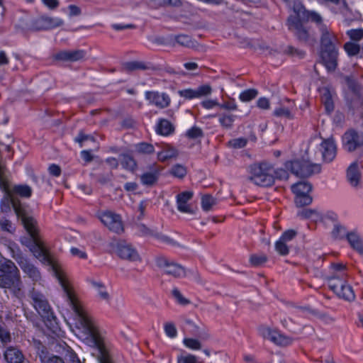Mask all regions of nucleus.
<instances>
[{
    "label": "nucleus",
    "mask_w": 363,
    "mask_h": 363,
    "mask_svg": "<svg viewBox=\"0 0 363 363\" xmlns=\"http://www.w3.org/2000/svg\"><path fill=\"white\" fill-rule=\"evenodd\" d=\"M86 51L84 50H60L53 55L56 61L74 62L86 58Z\"/></svg>",
    "instance_id": "f3484780"
},
{
    "label": "nucleus",
    "mask_w": 363,
    "mask_h": 363,
    "mask_svg": "<svg viewBox=\"0 0 363 363\" xmlns=\"http://www.w3.org/2000/svg\"><path fill=\"white\" fill-rule=\"evenodd\" d=\"M170 41L173 45L177 43L188 48H195L198 45L196 40H194L190 35L185 34L171 35Z\"/></svg>",
    "instance_id": "5701e85b"
},
{
    "label": "nucleus",
    "mask_w": 363,
    "mask_h": 363,
    "mask_svg": "<svg viewBox=\"0 0 363 363\" xmlns=\"http://www.w3.org/2000/svg\"><path fill=\"white\" fill-rule=\"evenodd\" d=\"M164 332L169 337H175L177 335V330L174 323H167L164 324Z\"/></svg>",
    "instance_id": "69168bd1"
},
{
    "label": "nucleus",
    "mask_w": 363,
    "mask_h": 363,
    "mask_svg": "<svg viewBox=\"0 0 363 363\" xmlns=\"http://www.w3.org/2000/svg\"><path fill=\"white\" fill-rule=\"evenodd\" d=\"M283 53L291 57H296L298 59H303L306 55L304 50L298 49L292 45H288L283 51Z\"/></svg>",
    "instance_id": "37998d69"
},
{
    "label": "nucleus",
    "mask_w": 363,
    "mask_h": 363,
    "mask_svg": "<svg viewBox=\"0 0 363 363\" xmlns=\"http://www.w3.org/2000/svg\"><path fill=\"white\" fill-rule=\"evenodd\" d=\"M268 260L264 254H252L250 255L249 262L252 267H259L263 266Z\"/></svg>",
    "instance_id": "79ce46f5"
},
{
    "label": "nucleus",
    "mask_w": 363,
    "mask_h": 363,
    "mask_svg": "<svg viewBox=\"0 0 363 363\" xmlns=\"http://www.w3.org/2000/svg\"><path fill=\"white\" fill-rule=\"evenodd\" d=\"M284 167L291 174L301 178H308L321 171V167L318 164L312 163L303 158H297L288 160L284 162Z\"/></svg>",
    "instance_id": "1a4fd4ad"
},
{
    "label": "nucleus",
    "mask_w": 363,
    "mask_h": 363,
    "mask_svg": "<svg viewBox=\"0 0 363 363\" xmlns=\"http://www.w3.org/2000/svg\"><path fill=\"white\" fill-rule=\"evenodd\" d=\"M12 203L15 213L21 220L23 227L29 234V237H23L21 238V243L30 249L39 238L37 222L18 200H13Z\"/></svg>",
    "instance_id": "0eeeda50"
},
{
    "label": "nucleus",
    "mask_w": 363,
    "mask_h": 363,
    "mask_svg": "<svg viewBox=\"0 0 363 363\" xmlns=\"http://www.w3.org/2000/svg\"><path fill=\"white\" fill-rule=\"evenodd\" d=\"M276 330H273L271 328L265 326H261L259 328V333L264 339L269 340L272 341V337H274V333Z\"/></svg>",
    "instance_id": "0e129e2a"
},
{
    "label": "nucleus",
    "mask_w": 363,
    "mask_h": 363,
    "mask_svg": "<svg viewBox=\"0 0 363 363\" xmlns=\"http://www.w3.org/2000/svg\"><path fill=\"white\" fill-rule=\"evenodd\" d=\"M169 174L174 177L182 179L187 174V169L185 166L180 164H175L169 169Z\"/></svg>",
    "instance_id": "a19ab883"
},
{
    "label": "nucleus",
    "mask_w": 363,
    "mask_h": 363,
    "mask_svg": "<svg viewBox=\"0 0 363 363\" xmlns=\"http://www.w3.org/2000/svg\"><path fill=\"white\" fill-rule=\"evenodd\" d=\"M347 177L352 186H357L358 185L361 177V172L359 169L357 161L353 162L348 167L347 169Z\"/></svg>",
    "instance_id": "7c9ffc66"
},
{
    "label": "nucleus",
    "mask_w": 363,
    "mask_h": 363,
    "mask_svg": "<svg viewBox=\"0 0 363 363\" xmlns=\"http://www.w3.org/2000/svg\"><path fill=\"white\" fill-rule=\"evenodd\" d=\"M351 247L359 253H363V242L361 238L354 232H350L346 237Z\"/></svg>",
    "instance_id": "c9c22d12"
},
{
    "label": "nucleus",
    "mask_w": 363,
    "mask_h": 363,
    "mask_svg": "<svg viewBox=\"0 0 363 363\" xmlns=\"http://www.w3.org/2000/svg\"><path fill=\"white\" fill-rule=\"evenodd\" d=\"M138 228L142 235L153 237L157 240L164 243H172V239H171L168 236L164 235L162 233H158L153 229L149 228L143 223L139 224L138 225Z\"/></svg>",
    "instance_id": "bb28decb"
},
{
    "label": "nucleus",
    "mask_w": 363,
    "mask_h": 363,
    "mask_svg": "<svg viewBox=\"0 0 363 363\" xmlns=\"http://www.w3.org/2000/svg\"><path fill=\"white\" fill-rule=\"evenodd\" d=\"M61 356L51 353L40 340H35L34 345L41 363H84L80 361L76 352L65 342Z\"/></svg>",
    "instance_id": "423d86ee"
},
{
    "label": "nucleus",
    "mask_w": 363,
    "mask_h": 363,
    "mask_svg": "<svg viewBox=\"0 0 363 363\" xmlns=\"http://www.w3.org/2000/svg\"><path fill=\"white\" fill-rule=\"evenodd\" d=\"M40 22L43 23V25L38 26L37 30H48L50 28H57L62 26L64 21L60 18H53L50 17H41L39 19Z\"/></svg>",
    "instance_id": "f704fd0d"
},
{
    "label": "nucleus",
    "mask_w": 363,
    "mask_h": 363,
    "mask_svg": "<svg viewBox=\"0 0 363 363\" xmlns=\"http://www.w3.org/2000/svg\"><path fill=\"white\" fill-rule=\"evenodd\" d=\"M116 252L118 257L123 259L134 262L140 259L137 250L130 245L125 243H118L117 245Z\"/></svg>",
    "instance_id": "412c9836"
},
{
    "label": "nucleus",
    "mask_w": 363,
    "mask_h": 363,
    "mask_svg": "<svg viewBox=\"0 0 363 363\" xmlns=\"http://www.w3.org/2000/svg\"><path fill=\"white\" fill-rule=\"evenodd\" d=\"M145 98L150 104L160 109L167 108L171 104V99L165 92L160 93L156 91H147L145 93Z\"/></svg>",
    "instance_id": "dca6fc26"
},
{
    "label": "nucleus",
    "mask_w": 363,
    "mask_h": 363,
    "mask_svg": "<svg viewBox=\"0 0 363 363\" xmlns=\"http://www.w3.org/2000/svg\"><path fill=\"white\" fill-rule=\"evenodd\" d=\"M338 297L343 298L348 301H352L355 298V294L352 287L345 282L340 289V291H337L335 294Z\"/></svg>",
    "instance_id": "4c0bfd02"
},
{
    "label": "nucleus",
    "mask_w": 363,
    "mask_h": 363,
    "mask_svg": "<svg viewBox=\"0 0 363 363\" xmlns=\"http://www.w3.org/2000/svg\"><path fill=\"white\" fill-rule=\"evenodd\" d=\"M275 250L281 256H286L289 253V248L286 245V242L281 240H278L275 242Z\"/></svg>",
    "instance_id": "5fc2aeb1"
},
{
    "label": "nucleus",
    "mask_w": 363,
    "mask_h": 363,
    "mask_svg": "<svg viewBox=\"0 0 363 363\" xmlns=\"http://www.w3.org/2000/svg\"><path fill=\"white\" fill-rule=\"evenodd\" d=\"M345 83L350 90V93L345 95H354L359 98L363 96V85L352 76L345 77Z\"/></svg>",
    "instance_id": "cd10ccee"
},
{
    "label": "nucleus",
    "mask_w": 363,
    "mask_h": 363,
    "mask_svg": "<svg viewBox=\"0 0 363 363\" xmlns=\"http://www.w3.org/2000/svg\"><path fill=\"white\" fill-rule=\"evenodd\" d=\"M147 169L140 177V183L147 187H152L157 183L163 167L155 162L148 164Z\"/></svg>",
    "instance_id": "4468645a"
},
{
    "label": "nucleus",
    "mask_w": 363,
    "mask_h": 363,
    "mask_svg": "<svg viewBox=\"0 0 363 363\" xmlns=\"http://www.w3.org/2000/svg\"><path fill=\"white\" fill-rule=\"evenodd\" d=\"M294 13L288 16L286 25L288 30L293 34L296 40L304 45H312L315 42L314 37L310 33L309 28L305 23L311 22L315 23L319 31L323 23L322 16L315 11L306 9L301 2L294 3L293 6Z\"/></svg>",
    "instance_id": "f03ea898"
},
{
    "label": "nucleus",
    "mask_w": 363,
    "mask_h": 363,
    "mask_svg": "<svg viewBox=\"0 0 363 363\" xmlns=\"http://www.w3.org/2000/svg\"><path fill=\"white\" fill-rule=\"evenodd\" d=\"M235 116L233 114H220L219 116V123L220 125L226 129H231L235 121Z\"/></svg>",
    "instance_id": "c03bdc74"
},
{
    "label": "nucleus",
    "mask_w": 363,
    "mask_h": 363,
    "mask_svg": "<svg viewBox=\"0 0 363 363\" xmlns=\"http://www.w3.org/2000/svg\"><path fill=\"white\" fill-rule=\"evenodd\" d=\"M28 296L30 299V303L41 316L46 327L56 331L59 328L57 318L46 296L34 287L29 290Z\"/></svg>",
    "instance_id": "20e7f679"
},
{
    "label": "nucleus",
    "mask_w": 363,
    "mask_h": 363,
    "mask_svg": "<svg viewBox=\"0 0 363 363\" xmlns=\"http://www.w3.org/2000/svg\"><path fill=\"white\" fill-rule=\"evenodd\" d=\"M55 275L63 290L66 299L76 316V327L86 343L93 348L92 354L99 363H115L110 350L104 342L91 316L84 308L62 272L56 270Z\"/></svg>",
    "instance_id": "f257e3e1"
},
{
    "label": "nucleus",
    "mask_w": 363,
    "mask_h": 363,
    "mask_svg": "<svg viewBox=\"0 0 363 363\" xmlns=\"http://www.w3.org/2000/svg\"><path fill=\"white\" fill-rule=\"evenodd\" d=\"M186 136L189 139L195 140L203 138L204 133L201 128L194 125L186 131Z\"/></svg>",
    "instance_id": "603ef678"
},
{
    "label": "nucleus",
    "mask_w": 363,
    "mask_h": 363,
    "mask_svg": "<svg viewBox=\"0 0 363 363\" xmlns=\"http://www.w3.org/2000/svg\"><path fill=\"white\" fill-rule=\"evenodd\" d=\"M347 229L345 226L337 223L334 225V228L332 231L333 237L335 239H343L347 237Z\"/></svg>",
    "instance_id": "3c124183"
},
{
    "label": "nucleus",
    "mask_w": 363,
    "mask_h": 363,
    "mask_svg": "<svg viewBox=\"0 0 363 363\" xmlns=\"http://www.w3.org/2000/svg\"><path fill=\"white\" fill-rule=\"evenodd\" d=\"M323 159L326 162H331L337 155V145L333 138L325 139L320 144Z\"/></svg>",
    "instance_id": "aec40b11"
},
{
    "label": "nucleus",
    "mask_w": 363,
    "mask_h": 363,
    "mask_svg": "<svg viewBox=\"0 0 363 363\" xmlns=\"http://www.w3.org/2000/svg\"><path fill=\"white\" fill-rule=\"evenodd\" d=\"M247 143V140L244 138H235L229 141L230 146L235 149L242 148L246 146Z\"/></svg>",
    "instance_id": "e2e57ef3"
},
{
    "label": "nucleus",
    "mask_w": 363,
    "mask_h": 363,
    "mask_svg": "<svg viewBox=\"0 0 363 363\" xmlns=\"http://www.w3.org/2000/svg\"><path fill=\"white\" fill-rule=\"evenodd\" d=\"M179 155V151L173 146L165 144L161 151L157 154V160L162 162L172 158H176Z\"/></svg>",
    "instance_id": "2f4dec72"
},
{
    "label": "nucleus",
    "mask_w": 363,
    "mask_h": 363,
    "mask_svg": "<svg viewBox=\"0 0 363 363\" xmlns=\"http://www.w3.org/2000/svg\"><path fill=\"white\" fill-rule=\"evenodd\" d=\"M287 169H283V168H279L277 169H274L273 168V172L272 174H274V180L279 179V180H287L289 177V173H288Z\"/></svg>",
    "instance_id": "bf43d9fd"
},
{
    "label": "nucleus",
    "mask_w": 363,
    "mask_h": 363,
    "mask_svg": "<svg viewBox=\"0 0 363 363\" xmlns=\"http://www.w3.org/2000/svg\"><path fill=\"white\" fill-rule=\"evenodd\" d=\"M123 68L128 72H131L135 70H147L151 69L156 71L158 69L151 63H145L142 61H130L123 64Z\"/></svg>",
    "instance_id": "c85d7f7f"
},
{
    "label": "nucleus",
    "mask_w": 363,
    "mask_h": 363,
    "mask_svg": "<svg viewBox=\"0 0 363 363\" xmlns=\"http://www.w3.org/2000/svg\"><path fill=\"white\" fill-rule=\"evenodd\" d=\"M346 276L343 274H333L328 278V286L335 294L340 291L341 288L346 282Z\"/></svg>",
    "instance_id": "473e14b6"
},
{
    "label": "nucleus",
    "mask_w": 363,
    "mask_h": 363,
    "mask_svg": "<svg viewBox=\"0 0 363 363\" xmlns=\"http://www.w3.org/2000/svg\"><path fill=\"white\" fill-rule=\"evenodd\" d=\"M158 268L163 269L164 273L174 278H180L185 275L184 268L175 262H171L164 256H159L155 259Z\"/></svg>",
    "instance_id": "ddd939ff"
},
{
    "label": "nucleus",
    "mask_w": 363,
    "mask_h": 363,
    "mask_svg": "<svg viewBox=\"0 0 363 363\" xmlns=\"http://www.w3.org/2000/svg\"><path fill=\"white\" fill-rule=\"evenodd\" d=\"M297 216L302 219H309L312 218L314 216L318 217L319 215L318 212L315 209L303 208L298 212Z\"/></svg>",
    "instance_id": "6e6d98bb"
},
{
    "label": "nucleus",
    "mask_w": 363,
    "mask_h": 363,
    "mask_svg": "<svg viewBox=\"0 0 363 363\" xmlns=\"http://www.w3.org/2000/svg\"><path fill=\"white\" fill-rule=\"evenodd\" d=\"M29 250L36 258H43L45 260L48 259V255L44 250L40 238L35 241V242L32 245V247H30Z\"/></svg>",
    "instance_id": "ea45409f"
},
{
    "label": "nucleus",
    "mask_w": 363,
    "mask_h": 363,
    "mask_svg": "<svg viewBox=\"0 0 363 363\" xmlns=\"http://www.w3.org/2000/svg\"><path fill=\"white\" fill-rule=\"evenodd\" d=\"M194 194L190 191H182L177 195V209L180 212L192 213L193 211L187 204V202L192 199Z\"/></svg>",
    "instance_id": "4be33fe9"
},
{
    "label": "nucleus",
    "mask_w": 363,
    "mask_h": 363,
    "mask_svg": "<svg viewBox=\"0 0 363 363\" xmlns=\"http://www.w3.org/2000/svg\"><path fill=\"white\" fill-rule=\"evenodd\" d=\"M177 363H197L196 357L189 354L186 356L179 355L177 357Z\"/></svg>",
    "instance_id": "774afa93"
},
{
    "label": "nucleus",
    "mask_w": 363,
    "mask_h": 363,
    "mask_svg": "<svg viewBox=\"0 0 363 363\" xmlns=\"http://www.w3.org/2000/svg\"><path fill=\"white\" fill-rule=\"evenodd\" d=\"M120 163L122 167L131 172L135 173L138 167V162L129 152H124L119 155Z\"/></svg>",
    "instance_id": "393cba45"
},
{
    "label": "nucleus",
    "mask_w": 363,
    "mask_h": 363,
    "mask_svg": "<svg viewBox=\"0 0 363 363\" xmlns=\"http://www.w3.org/2000/svg\"><path fill=\"white\" fill-rule=\"evenodd\" d=\"M4 357L7 363H22L24 359L22 352L14 347H8L4 353Z\"/></svg>",
    "instance_id": "c756f323"
},
{
    "label": "nucleus",
    "mask_w": 363,
    "mask_h": 363,
    "mask_svg": "<svg viewBox=\"0 0 363 363\" xmlns=\"http://www.w3.org/2000/svg\"><path fill=\"white\" fill-rule=\"evenodd\" d=\"M216 204V199L210 194H205L201 197V208L208 212L211 210L212 206Z\"/></svg>",
    "instance_id": "8fccbe9b"
},
{
    "label": "nucleus",
    "mask_w": 363,
    "mask_h": 363,
    "mask_svg": "<svg viewBox=\"0 0 363 363\" xmlns=\"http://www.w3.org/2000/svg\"><path fill=\"white\" fill-rule=\"evenodd\" d=\"M342 147L349 153L357 152L358 157H363V132L354 128L347 129L342 135Z\"/></svg>",
    "instance_id": "9d476101"
},
{
    "label": "nucleus",
    "mask_w": 363,
    "mask_h": 363,
    "mask_svg": "<svg viewBox=\"0 0 363 363\" xmlns=\"http://www.w3.org/2000/svg\"><path fill=\"white\" fill-rule=\"evenodd\" d=\"M155 132L162 136H169L174 133L175 126L169 121L161 118L155 125Z\"/></svg>",
    "instance_id": "b1692460"
},
{
    "label": "nucleus",
    "mask_w": 363,
    "mask_h": 363,
    "mask_svg": "<svg viewBox=\"0 0 363 363\" xmlns=\"http://www.w3.org/2000/svg\"><path fill=\"white\" fill-rule=\"evenodd\" d=\"M173 297L176 299L177 302L182 306H186L190 303V301L184 298L177 288H174L172 291Z\"/></svg>",
    "instance_id": "4d7b16f0"
},
{
    "label": "nucleus",
    "mask_w": 363,
    "mask_h": 363,
    "mask_svg": "<svg viewBox=\"0 0 363 363\" xmlns=\"http://www.w3.org/2000/svg\"><path fill=\"white\" fill-rule=\"evenodd\" d=\"M272 342L277 345L286 347L293 343L294 338L276 330L274 333V337H272Z\"/></svg>",
    "instance_id": "e433bc0d"
},
{
    "label": "nucleus",
    "mask_w": 363,
    "mask_h": 363,
    "mask_svg": "<svg viewBox=\"0 0 363 363\" xmlns=\"http://www.w3.org/2000/svg\"><path fill=\"white\" fill-rule=\"evenodd\" d=\"M135 151L140 155H152L155 152V147L147 142H140L134 145Z\"/></svg>",
    "instance_id": "58836bf2"
},
{
    "label": "nucleus",
    "mask_w": 363,
    "mask_h": 363,
    "mask_svg": "<svg viewBox=\"0 0 363 363\" xmlns=\"http://www.w3.org/2000/svg\"><path fill=\"white\" fill-rule=\"evenodd\" d=\"M100 220L110 230L118 234L123 232V225L120 215L111 211H105L101 213Z\"/></svg>",
    "instance_id": "2eb2a0df"
},
{
    "label": "nucleus",
    "mask_w": 363,
    "mask_h": 363,
    "mask_svg": "<svg viewBox=\"0 0 363 363\" xmlns=\"http://www.w3.org/2000/svg\"><path fill=\"white\" fill-rule=\"evenodd\" d=\"M338 44L337 35L327 26H322L319 48L320 62L329 72H335L338 66Z\"/></svg>",
    "instance_id": "7ed1b4c3"
},
{
    "label": "nucleus",
    "mask_w": 363,
    "mask_h": 363,
    "mask_svg": "<svg viewBox=\"0 0 363 363\" xmlns=\"http://www.w3.org/2000/svg\"><path fill=\"white\" fill-rule=\"evenodd\" d=\"M0 340L4 344H6L11 341L10 332L4 327L0 325Z\"/></svg>",
    "instance_id": "338daca9"
},
{
    "label": "nucleus",
    "mask_w": 363,
    "mask_h": 363,
    "mask_svg": "<svg viewBox=\"0 0 363 363\" xmlns=\"http://www.w3.org/2000/svg\"><path fill=\"white\" fill-rule=\"evenodd\" d=\"M321 103L324 106L325 113L330 115L335 109V104L333 98L337 96L334 90H331L328 86L320 88Z\"/></svg>",
    "instance_id": "6ab92c4d"
},
{
    "label": "nucleus",
    "mask_w": 363,
    "mask_h": 363,
    "mask_svg": "<svg viewBox=\"0 0 363 363\" xmlns=\"http://www.w3.org/2000/svg\"><path fill=\"white\" fill-rule=\"evenodd\" d=\"M8 195L9 199L4 197L0 201V209L3 213H8L11 211V204L13 206V200H18L21 203V201L18 198L11 196L9 193Z\"/></svg>",
    "instance_id": "09e8293b"
},
{
    "label": "nucleus",
    "mask_w": 363,
    "mask_h": 363,
    "mask_svg": "<svg viewBox=\"0 0 363 363\" xmlns=\"http://www.w3.org/2000/svg\"><path fill=\"white\" fill-rule=\"evenodd\" d=\"M344 49L348 56L353 57L357 55L360 52V45L353 43V42H347L344 45Z\"/></svg>",
    "instance_id": "49530a36"
},
{
    "label": "nucleus",
    "mask_w": 363,
    "mask_h": 363,
    "mask_svg": "<svg viewBox=\"0 0 363 363\" xmlns=\"http://www.w3.org/2000/svg\"><path fill=\"white\" fill-rule=\"evenodd\" d=\"M274 115L277 117H284L288 119H292L293 115L288 108L279 107L274 111Z\"/></svg>",
    "instance_id": "680f3d73"
},
{
    "label": "nucleus",
    "mask_w": 363,
    "mask_h": 363,
    "mask_svg": "<svg viewBox=\"0 0 363 363\" xmlns=\"http://www.w3.org/2000/svg\"><path fill=\"white\" fill-rule=\"evenodd\" d=\"M347 35L352 40L359 41L363 38V29H351L347 31Z\"/></svg>",
    "instance_id": "052dcab7"
},
{
    "label": "nucleus",
    "mask_w": 363,
    "mask_h": 363,
    "mask_svg": "<svg viewBox=\"0 0 363 363\" xmlns=\"http://www.w3.org/2000/svg\"><path fill=\"white\" fill-rule=\"evenodd\" d=\"M258 95V91L255 89H248L240 94L239 99L243 102H249L255 99Z\"/></svg>",
    "instance_id": "de8ad7c7"
},
{
    "label": "nucleus",
    "mask_w": 363,
    "mask_h": 363,
    "mask_svg": "<svg viewBox=\"0 0 363 363\" xmlns=\"http://www.w3.org/2000/svg\"><path fill=\"white\" fill-rule=\"evenodd\" d=\"M184 345L191 350H197L201 348V344L199 340L194 338H184Z\"/></svg>",
    "instance_id": "13d9d810"
},
{
    "label": "nucleus",
    "mask_w": 363,
    "mask_h": 363,
    "mask_svg": "<svg viewBox=\"0 0 363 363\" xmlns=\"http://www.w3.org/2000/svg\"><path fill=\"white\" fill-rule=\"evenodd\" d=\"M23 283L20 271L13 262L2 258L0 259V288L9 289L18 296Z\"/></svg>",
    "instance_id": "39448f33"
},
{
    "label": "nucleus",
    "mask_w": 363,
    "mask_h": 363,
    "mask_svg": "<svg viewBox=\"0 0 363 363\" xmlns=\"http://www.w3.org/2000/svg\"><path fill=\"white\" fill-rule=\"evenodd\" d=\"M212 88L209 84H203L199 86L196 89H185L178 91V94L184 98L186 100H191L196 98H200L211 94Z\"/></svg>",
    "instance_id": "a211bd4d"
},
{
    "label": "nucleus",
    "mask_w": 363,
    "mask_h": 363,
    "mask_svg": "<svg viewBox=\"0 0 363 363\" xmlns=\"http://www.w3.org/2000/svg\"><path fill=\"white\" fill-rule=\"evenodd\" d=\"M9 194L14 197L16 196L23 199H29L32 196L33 189L28 184H15Z\"/></svg>",
    "instance_id": "72a5a7b5"
},
{
    "label": "nucleus",
    "mask_w": 363,
    "mask_h": 363,
    "mask_svg": "<svg viewBox=\"0 0 363 363\" xmlns=\"http://www.w3.org/2000/svg\"><path fill=\"white\" fill-rule=\"evenodd\" d=\"M345 101L349 111L354 115L359 108L362 109L361 118H363V96L358 97L354 95H345Z\"/></svg>",
    "instance_id": "a878e982"
},
{
    "label": "nucleus",
    "mask_w": 363,
    "mask_h": 363,
    "mask_svg": "<svg viewBox=\"0 0 363 363\" xmlns=\"http://www.w3.org/2000/svg\"><path fill=\"white\" fill-rule=\"evenodd\" d=\"M12 257L17 262L22 271L33 281L38 282L41 279V274L38 267L23 257L19 249L15 252L12 250Z\"/></svg>",
    "instance_id": "f8f14e48"
},
{
    "label": "nucleus",
    "mask_w": 363,
    "mask_h": 363,
    "mask_svg": "<svg viewBox=\"0 0 363 363\" xmlns=\"http://www.w3.org/2000/svg\"><path fill=\"white\" fill-rule=\"evenodd\" d=\"M291 191L295 194L294 202L296 206L301 208L310 205L313 197L309 193L313 189V185L308 181H301L293 184Z\"/></svg>",
    "instance_id": "9b49d317"
},
{
    "label": "nucleus",
    "mask_w": 363,
    "mask_h": 363,
    "mask_svg": "<svg viewBox=\"0 0 363 363\" xmlns=\"http://www.w3.org/2000/svg\"><path fill=\"white\" fill-rule=\"evenodd\" d=\"M272 172L273 166L267 162L254 164L250 166L249 179L259 186H271L274 183V177Z\"/></svg>",
    "instance_id": "6e6552de"
},
{
    "label": "nucleus",
    "mask_w": 363,
    "mask_h": 363,
    "mask_svg": "<svg viewBox=\"0 0 363 363\" xmlns=\"http://www.w3.org/2000/svg\"><path fill=\"white\" fill-rule=\"evenodd\" d=\"M91 284L97 290L101 299L105 301H108L110 299V296L106 291V287L101 281H91Z\"/></svg>",
    "instance_id": "a18cd8bd"
},
{
    "label": "nucleus",
    "mask_w": 363,
    "mask_h": 363,
    "mask_svg": "<svg viewBox=\"0 0 363 363\" xmlns=\"http://www.w3.org/2000/svg\"><path fill=\"white\" fill-rule=\"evenodd\" d=\"M87 140L95 142V138L91 135L85 134L82 130L79 132L77 136L74 138V142L79 143L81 147H83L84 143Z\"/></svg>",
    "instance_id": "864d4df0"
}]
</instances>
